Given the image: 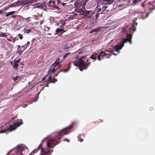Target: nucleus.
Instances as JSON below:
<instances>
[{
	"label": "nucleus",
	"instance_id": "4d7b16f0",
	"mask_svg": "<svg viewBox=\"0 0 155 155\" xmlns=\"http://www.w3.org/2000/svg\"><path fill=\"white\" fill-rule=\"evenodd\" d=\"M71 64V63H70L69 64V66H70V65Z\"/></svg>",
	"mask_w": 155,
	"mask_h": 155
},
{
	"label": "nucleus",
	"instance_id": "2eb2a0df",
	"mask_svg": "<svg viewBox=\"0 0 155 155\" xmlns=\"http://www.w3.org/2000/svg\"><path fill=\"white\" fill-rule=\"evenodd\" d=\"M65 31H64L62 29H59L58 28H57L55 31L56 33H59V32H61L62 33L64 32Z\"/></svg>",
	"mask_w": 155,
	"mask_h": 155
},
{
	"label": "nucleus",
	"instance_id": "a18cd8bd",
	"mask_svg": "<svg viewBox=\"0 0 155 155\" xmlns=\"http://www.w3.org/2000/svg\"><path fill=\"white\" fill-rule=\"evenodd\" d=\"M47 34L48 35H51V33H48Z\"/></svg>",
	"mask_w": 155,
	"mask_h": 155
},
{
	"label": "nucleus",
	"instance_id": "f3484780",
	"mask_svg": "<svg viewBox=\"0 0 155 155\" xmlns=\"http://www.w3.org/2000/svg\"><path fill=\"white\" fill-rule=\"evenodd\" d=\"M15 11H12L10 12H8L6 15V17H8L10 15H12L15 13Z\"/></svg>",
	"mask_w": 155,
	"mask_h": 155
},
{
	"label": "nucleus",
	"instance_id": "3c124183",
	"mask_svg": "<svg viewBox=\"0 0 155 155\" xmlns=\"http://www.w3.org/2000/svg\"><path fill=\"white\" fill-rule=\"evenodd\" d=\"M11 65H12L13 64V62L12 61L11 62Z\"/></svg>",
	"mask_w": 155,
	"mask_h": 155
},
{
	"label": "nucleus",
	"instance_id": "13d9d810",
	"mask_svg": "<svg viewBox=\"0 0 155 155\" xmlns=\"http://www.w3.org/2000/svg\"><path fill=\"white\" fill-rule=\"evenodd\" d=\"M152 109H153V108H150V110H152Z\"/></svg>",
	"mask_w": 155,
	"mask_h": 155
},
{
	"label": "nucleus",
	"instance_id": "f257e3e1",
	"mask_svg": "<svg viewBox=\"0 0 155 155\" xmlns=\"http://www.w3.org/2000/svg\"><path fill=\"white\" fill-rule=\"evenodd\" d=\"M72 125H69L68 127L60 131L58 137H56L55 139L53 138L49 139L47 141V146L49 148H50L56 145L58 142L57 139H58L59 140L61 139L62 138L63 135L68 134L69 133L68 132V130L71 129L72 128Z\"/></svg>",
	"mask_w": 155,
	"mask_h": 155
},
{
	"label": "nucleus",
	"instance_id": "bf43d9fd",
	"mask_svg": "<svg viewBox=\"0 0 155 155\" xmlns=\"http://www.w3.org/2000/svg\"><path fill=\"white\" fill-rule=\"evenodd\" d=\"M114 54V55H116V54H114H114Z\"/></svg>",
	"mask_w": 155,
	"mask_h": 155
},
{
	"label": "nucleus",
	"instance_id": "a19ab883",
	"mask_svg": "<svg viewBox=\"0 0 155 155\" xmlns=\"http://www.w3.org/2000/svg\"><path fill=\"white\" fill-rule=\"evenodd\" d=\"M123 5H122V4H120V5H119V6L120 7L122 6Z\"/></svg>",
	"mask_w": 155,
	"mask_h": 155
},
{
	"label": "nucleus",
	"instance_id": "b1692460",
	"mask_svg": "<svg viewBox=\"0 0 155 155\" xmlns=\"http://www.w3.org/2000/svg\"><path fill=\"white\" fill-rule=\"evenodd\" d=\"M111 54H106L105 56V58H109L110 56H111Z\"/></svg>",
	"mask_w": 155,
	"mask_h": 155
},
{
	"label": "nucleus",
	"instance_id": "8fccbe9b",
	"mask_svg": "<svg viewBox=\"0 0 155 155\" xmlns=\"http://www.w3.org/2000/svg\"><path fill=\"white\" fill-rule=\"evenodd\" d=\"M72 17H71L70 18H69V20H72Z\"/></svg>",
	"mask_w": 155,
	"mask_h": 155
},
{
	"label": "nucleus",
	"instance_id": "37998d69",
	"mask_svg": "<svg viewBox=\"0 0 155 155\" xmlns=\"http://www.w3.org/2000/svg\"><path fill=\"white\" fill-rule=\"evenodd\" d=\"M46 28H47L48 29V30H49V29H50V28H49L48 27H46Z\"/></svg>",
	"mask_w": 155,
	"mask_h": 155
},
{
	"label": "nucleus",
	"instance_id": "4be33fe9",
	"mask_svg": "<svg viewBox=\"0 0 155 155\" xmlns=\"http://www.w3.org/2000/svg\"><path fill=\"white\" fill-rule=\"evenodd\" d=\"M35 6L36 8H40L42 7V6L41 5H38L37 4L35 5Z\"/></svg>",
	"mask_w": 155,
	"mask_h": 155
},
{
	"label": "nucleus",
	"instance_id": "c9c22d12",
	"mask_svg": "<svg viewBox=\"0 0 155 155\" xmlns=\"http://www.w3.org/2000/svg\"><path fill=\"white\" fill-rule=\"evenodd\" d=\"M106 1H107V2H110L112 0H105Z\"/></svg>",
	"mask_w": 155,
	"mask_h": 155
},
{
	"label": "nucleus",
	"instance_id": "79ce46f5",
	"mask_svg": "<svg viewBox=\"0 0 155 155\" xmlns=\"http://www.w3.org/2000/svg\"><path fill=\"white\" fill-rule=\"evenodd\" d=\"M7 40L8 41H11V40L9 39H7Z\"/></svg>",
	"mask_w": 155,
	"mask_h": 155
},
{
	"label": "nucleus",
	"instance_id": "0e129e2a",
	"mask_svg": "<svg viewBox=\"0 0 155 155\" xmlns=\"http://www.w3.org/2000/svg\"><path fill=\"white\" fill-rule=\"evenodd\" d=\"M14 119V118H12V119H13H13Z\"/></svg>",
	"mask_w": 155,
	"mask_h": 155
},
{
	"label": "nucleus",
	"instance_id": "f03ea898",
	"mask_svg": "<svg viewBox=\"0 0 155 155\" xmlns=\"http://www.w3.org/2000/svg\"><path fill=\"white\" fill-rule=\"evenodd\" d=\"M86 56H84L80 58L78 61H74L72 63L76 66H79L80 70L82 71L83 69H86L89 66L91 62H89Z\"/></svg>",
	"mask_w": 155,
	"mask_h": 155
},
{
	"label": "nucleus",
	"instance_id": "cd10ccee",
	"mask_svg": "<svg viewBox=\"0 0 155 155\" xmlns=\"http://www.w3.org/2000/svg\"><path fill=\"white\" fill-rule=\"evenodd\" d=\"M18 36H19V38L20 39H22L23 37L21 35V34H18Z\"/></svg>",
	"mask_w": 155,
	"mask_h": 155
},
{
	"label": "nucleus",
	"instance_id": "a211bd4d",
	"mask_svg": "<svg viewBox=\"0 0 155 155\" xmlns=\"http://www.w3.org/2000/svg\"><path fill=\"white\" fill-rule=\"evenodd\" d=\"M96 53H94L92 55H91V57H90V58H91V59H94V60H96Z\"/></svg>",
	"mask_w": 155,
	"mask_h": 155
},
{
	"label": "nucleus",
	"instance_id": "de8ad7c7",
	"mask_svg": "<svg viewBox=\"0 0 155 155\" xmlns=\"http://www.w3.org/2000/svg\"><path fill=\"white\" fill-rule=\"evenodd\" d=\"M69 68H68V70H66V71H65V72H67V71H68L69 70Z\"/></svg>",
	"mask_w": 155,
	"mask_h": 155
},
{
	"label": "nucleus",
	"instance_id": "f8f14e48",
	"mask_svg": "<svg viewBox=\"0 0 155 155\" xmlns=\"http://www.w3.org/2000/svg\"><path fill=\"white\" fill-rule=\"evenodd\" d=\"M21 5L20 1H18L11 5L9 6L10 7L20 6Z\"/></svg>",
	"mask_w": 155,
	"mask_h": 155
},
{
	"label": "nucleus",
	"instance_id": "1a4fd4ad",
	"mask_svg": "<svg viewBox=\"0 0 155 155\" xmlns=\"http://www.w3.org/2000/svg\"><path fill=\"white\" fill-rule=\"evenodd\" d=\"M90 12L88 11L85 10L83 11H82V14L84 15V16H87L89 18H92L94 17V16L92 17V15H88Z\"/></svg>",
	"mask_w": 155,
	"mask_h": 155
},
{
	"label": "nucleus",
	"instance_id": "423d86ee",
	"mask_svg": "<svg viewBox=\"0 0 155 155\" xmlns=\"http://www.w3.org/2000/svg\"><path fill=\"white\" fill-rule=\"evenodd\" d=\"M87 2L86 0H82L78 5V1H76L75 2V7L79 10H81L83 8H84V5Z\"/></svg>",
	"mask_w": 155,
	"mask_h": 155
},
{
	"label": "nucleus",
	"instance_id": "ddd939ff",
	"mask_svg": "<svg viewBox=\"0 0 155 155\" xmlns=\"http://www.w3.org/2000/svg\"><path fill=\"white\" fill-rule=\"evenodd\" d=\"M20 61V60H17L15 62V64L13 65V68H14L16 69L18 67V63Z\"/></svg>",
	"mask_w": 155,
	"mask_h": 155
},
{
	"label": "nucleus",
	"instance_id": "c03bdc74",
	"mask_svg": "<svg viewBox=\"0 0 155 155\" xmlns=\"http://www.w3.org/2000/svg\"><path fill=\"white\" fill-rule=\"evenodd\" d=\"M62 5L63 6H64L65 5V4L64 3H63L62 4Z\"/></svg>",
	"mask_w": 155,
	"mask_h": 155
},
{
	"label": "nucleus",
	"instance_id": "864d4df0",
	"mask_svg": "<svg viewBox=\"0 0 155 155\" xmlns=\"http://www.w3.org/2000/svg\"><path fill=\"white\" fill-rule=\"evenodd\" d=\"M66 140L68 142H69V140L67 139H66Z\"/></svg>",
	"mask_w": 155,
	"mask_h": 155
},
{
	"label": "nucleus",
	"instance_id": "6e6d98bb",
	"mask_svg": "<svg viewBox=\"0 0 155 155\" xmlns=\"http://www.w3.org/2000/svg\"><path fill=\"white\" fill-rule=\"evenodd\" d=\"M35 152V151H33L32 152V154H33V153H34Z\"/></svg>",
	"mask_w": 155,
	"mask_h": 155
},
{
	"label": "nucleus",
	"instance_id": "6e6552de",
	"mask_svg": "<svg viewBox=\"0 0 155 155\" xmlns=\"http://www.w3.org/2000/svg\"><path fill=\"white\" fill-rule=\"evenodd\" d=\"M49 152V149H48L46 150L42 148L41 149V155H48Z\"/></svg>",
	"mask_w": 155,
	"mask_h": 155
},
{
	"label": "nucleus",
	"instance_id": "f704fd0d",
	"mask_svg": "<svg viewBox=\"0 0 155 155\" xmlns=\"http://www.w3.org/2000/svg\"><path fill=\"white\" fill-rule=\"evenodd\" d=\"M39 98V96H38V94H37L36 97V98L37 99H38V98Z\"/></svg>",
	"mask_w": 155,
	"mask_h": 155
},
{
	"label": "nucleus",
	"instance_id": "5701e85b",
	"mask_svg": "<svg viewBox=\"0 0 155 155\" xmlns=\"http://www.w3.org/2000/svg\"><path fill=\"white\" fill-rule=\"evenodd\" d=\"M70 54V53H68L67 54H66L64 55V56L63 57V58L64 59L67 58L68 55H69Z\"/></svg>",
	"mask_w": 155,
	"mask_h": 155
},
{
	"label": "nucleus",
	"instance_id": "473e14b6",
	"mask_svg": "<svg viewBox=\"0 0 155 155\" xmlns=\"http://www.w3.org/2000/svg\"><path fill=\"white\" fill-rule=\"evenodd\" d=\"M19 78H18V79L17 80H18L19 81H21V79L22 78L21 77H19Z\"/></svg>",
	"mask_w": 155,
	"mask_h": 155
},
{
	"label": "nucleus",
	"instance_id": "a878e982",
	"mask_svg": "<svg viewBox=\"0 0 155 155\" xmlns=\"http://www.w3.org/2000/svg\"><path fill=\"white\" fill-rule=\"evenodd\" d=\"M141 0H134V3H136L140 1Z\"/></svg>",
	"mask_w": 155,
	"mask_h": 155
},
{
	"label": "nucleus",
	"instance_id": "e2e57ef3",
	"mask_svg": "<svg viewBox=\"0 0 155 155\" xmlns=\"http://www.w3.org/2000/svg\"><path fill=\"white\" fill-rule=\"evenodd\" d=\"M45 31H47V30H46V29H45Z\"/></svg>",
	"mask_w": 155,
	"mask_h": 155
},
{
	"label": "nucleus",
	"instance_id": "c756f323",
	"mask_svg": "<svg viewBox=\"0 0 155 155\" xmlns=\"http://www.w3.org/2000/svg\"><path fill=\"white\" fill-rule=\"evenodd\" d=\"M54 7L56 9H59V10L60 9V8H59L58 6H57L56 5H54Z\"/></svg>",
	"mask_w": 155,
	"mask_h": 155
},
{
	"label": "nucleus",
	"instance_id": "052dcab7",
	"mask_svg": "<svg viewBox=\"0 0 155 155\" xmlns=\"http://www.w3.org/2000/svg\"><path fill=\"white\" fill-rule=\"evenodd\" d=\"M22 150L23 151V149L22 147Z\"/></svg>",
	"mask_w": 155,
	"mask_h": 155
},
{
	"label": "nucleus",
	"instance_id": "bb28decb",
	"mask_svg": "<svg viewBox=\"0 0 155 155\" xmlns=\"http://www.w3.org/2000/svg\"><path fill=\"white\" fill-rule=\"evenodd\" d=\"M26 31L27 33H29V32H31V29H28L26 30Z\"/></svg>",
	"mask_w": 155,
	"mask_h": 155
},
{
	"label": "nucleus",
	"instance_id": "20e7f679",
	"mask_svg": "<svg viewBox=\"0 0 155 155\" xmlns=\"http://www.w3.org/2000/svg\"><path fill=\"white\" fill-rule=\"evenodd\" d=\"M23 123V122L22 120H21L19 122H17V123H13L12 124H11L10 125L9 128L1 131L0 132V133H5L7 131H9L10 132L11 131L13 130H15L17 127L22 124Z\"/></svg>",
	"mask_w": 155,
	"mask_h": 155
},
{
	"label": "nucleus",
	"instance_id": "aec40b11",
	"mask_svg": "<svg viewBox=\"0 0 155 155\" xmlns=\"http://www.w3.org/2000/svg\"><path fill=\"white\" fill-rule=\"evenodd\" d=\"M107 7L106 6H103L101 8V9L102 11H103L104 12L106 10V8Z\"/></svg>",
	"mask_w": 155,
	"mask_h": 155
},
{
	"label": "nucleus",
	"instance_id": "7ed1b4c3",
	"mask_svg": "<svg viewBox=\"0 0 155 155\" xmlns=\"http://www.w3.org/2000/svg\"><path fill=\"white\" fill-rule=\"evenodd\" d=\"M127 39H124L121 43L119 45H117L114 46L115 51H118L121 49L124 46V43L127 42L128 41H129L130 44H132V36L129 34L127 35Z\"/></svg>",
	"mask_w": 155,
	"mask_h": 155
},
{
	"label": "nucleus",
	"instance_id": "4468645a",
	"mask_svg": "<svg viewBox=\"0 0 155 155\" xmlns=\"http://www.w3.org/2000/svg\"><path fill=\"white\" fill-rule=\"evenodd\" d=\"M65 24V21L64 20L60 21L58 24V25L61 27Z\"/></svg>",
	"mask_w": 155,
	"mask_h": 155
},
{
	"label": "nucleus",
	"instance_id": "58836bf2",
	"mask_svg": "<svg viewBox=\"0 0 155 155\" xmlns=\"http://www.w3.org/2000/svg\"><path fill=\"white\" fill-rule=\"evenodd\" d=\"M20 148H21L20 149V150H21V155H23L22 153L21 152L22 151V150H21V147H20Z\"/></svg>",
	"mask_w": 155,
	"mask_h": 155
},
{
	"label": "nucleus",
	"instance_id": "72a5a7b5",
	"mask_svg": "<svg viewBox=\"0 0 155 155\" xmlns=\"http://www.w3.org/2000/svg\"><path fill=\"white\" fill-rule=\"evenodd\" d=\"M57 81V80L56 79H54V80L53 81H50L51 82H54L55 81Z\"/></svg>",
	"mask_w": 155,
	"mask_h": 155
},
{
	"label": "nucleus",
	"instance_id": "dca6fc26",
	"mask_svg": "<svg viewBox=\"0 0 155 155\" xmlns=\"http://www.w3.org/2000/svg\"><path fill=\"white\" fill-rule=\"evenodd\" d=\"M71 47V45L69 43L67 44L64 48V49H68Z\"/></svg>",
	"mask_w": 155,
	"mask_h": 155
},
{
	"label": "nucleus",
	"instance_id": "9b49d317",
	"mask_svg": "<svg viewBox=\"0 0 155 155\" xmlns=\"http://www.w3.org/2000/svg\"><path fill=\"white\" fill-rule=\"evenodd\" d=\"M96 10H95V12H94V13H92V14H93V15L96 14L95 15V19H97L99 15L100 14L99 13V12H101V8H100L98 9V11H96Z\"/></svg>",
	"mask_w": 155,
	"mask_h": 155
},
{
	"label": "nucleus",
	"instance_id": "7c9ffc66",
	"mask_svg": "<svg viewBox=\"0 0 155 155\" xmlns=\"http://www.w3.org/2000/svg\"><path fill=\"white\" fill-rule=\"evenodd\" d=\"M99 13L101 14H105V13L103 11H102V10H101V12H99Z\"/></svg>",
	"mask_w": 155,
	"mask_h": 155
},
{
	"label": "nucleus",
	"instance_id": "393cba45",
	"mask_svg": "<svg viewBox=\"0 0 155 155\" xmlns=\"http://www.w3.org/2000/svg\"><path fill=\"white\" fill-rule=\"evenodd\" d=\"M1 37L2 36L3 37H6L7 36V35H6L5 33H2L1 34Z\"/></svg>",
	"mask_w": 155,
	"mask_h": 155
},
{
	"label": "nucleus",
	"instance_id": "c85d7f7f",
	"mask_svg": "<svg viewBox=\"0 0 155 155\" xmlns=\"http://www.w3.org/2000/svg\"><path fill=\"white\" fill-rule=\"evenodd\" d=\"M48 3L49 4H51L52 3L53 4V5H54V2L53 1H50L49 2H48Z\"/></svg>",
	"mask_w": 155,
	"mask_h": 155
},
{
	"label": "nucleus",
	"instance_id": "603ef678",
	"mask_svg": "<svg viewBox=\"0 0 155 155\" xmlns=\"http://www.w3.org/2000/svg\"><path fill=\"white\" fill-rule=\"evenodd\" d=\"M10 152H11V151H9L8 152V153L7 154H9V153H10Z\"/></svg>",
	"mask_w": 155,
	"mask_h": 155
},
{
	"label": "nucleus",
	"instance_id": "5fc2aeb1",
	"mask_svg": "<svg viewBox=\"0 0 155 155\" xmlns=\"http://www.w3.org/2000/svg\"><path fill=\"white\" fill-rule=\"evenodd\" d=\"M29 44V42H27V45H28Z\"/></svg>",
	"mask_w": 155,
	"mask_h": 155
},
{
	"label": "nucleus",
	"instance_id": "0eeeda50",
	"mask_svg": "<svg viewBox=\"0 0 155 155\" xmlns=\"http://www.w3.org/2000/svg\"><path fill=\"white\" fill-rule=\"evenodd\" d=\"M34 2L33 0H23L22 1H20L21 5H25L28 4H31Z\"/></svg>",
	"mask_w": 155,
	"mask_h": 155
},
{
	"label": "nucleus",
	"instance_id": "9d476101",
	"mask_svg": "<svg viewBox=\"0 0 155 155\" xmlns=\"http://www.w3.org/2000/svg\"><path fill=\"white\" fill-rule=\"evenodd\" d=\"M106 55V54L103 51H101L100 54L97 56V59L99 61H100L103 59Z\"/></svg>",
	"mask_w": 155,
	"mask_h": 155
},
{
	"label": "nucleus",
	"instance_id": "39448f33",
	"mask_svg": "<svg viewBox=\"0 0 155 155\" xmlns=\"http://www.w3.org/2000/svg\"><path fill=\"white\" fill-rule=\"evenodd\" d=\"M59 58L57 59L55 62L51 65L49 70L50 73H52L54 72L60 67V66L58 64L59 63H61V62L59 61Z\"/></svg>",
	"mask_w": 155,
	"mask_h": 155
},
{
	"label": "nucleus",
	"instance_id": "49530a36",
	"mask_svg": "<svg viewBox=\"0 0 155 155\" xmlns=\"http://www.w3.org/2000/svg\"><path fill=\"white\" fill-rule=\"evenodd\" d=\"M149 13L148 14H147V16H146V17H148V16H149Z\"/></svg>",
	"mask_w": 155,
	"mask_h": 155
},
{
	"label": "nucleus",
	"instance_id": "ea45409f",
	"mask_svg": "<svg viewBox=\"0 0 155 155\" xmlns=\"http://www.w3.org/2000/svg\"><path fill=\"white\" fill-rule=\"evenodd\" d=\"M12 18H15V17H16V15H14L12 16Z\"/></svg>",
	"mask_w": 155,
	"mask_h": 155
},
{
	"label": "nucleus",
	"instance_id": "2f4dec72",
	"mask_svg": "<svg viewBox=\"0 0 155 155\" xmlns=\"http://www.w3.org/2000/svg\"><path fill=\"white\" fill-rule=\"evenodd\" d=\"M78 140L80 142H81L83 141V139L82 138H79L78 139Z\"/></svg>",
	"mask_w": 155,
	"mask_h": 155
},
{
	"label": "nucleus",
	"instance_id": "4c0bfd02",
	"mask_svg": "<svg viewBox=\"0 0 155 155\" xmlns=\"http://www.w3.org/2000/svg\"><path fill=\"white\" fill-rule=\"evenodd\" d=\"M3 13V11L2 10H0V15Z\"/></svg>",
	"mask_w": 155,
	"mask_h": 155
},
{
	"label": "nucleus",
	"instance_id": "e433bc0d",
	"mask_svg": "<svg viewBox=\"0 0 155 155\" xmlns=\"http://www.w3.org/2000/svg\"><path fill=\"white\" fill-rule=\"evenodd\" d=\"M142 6L143 7H145V5L144 3L142 4Z\"/></svg>",
	"mask_w": 155,
	"mask_h": 155
},
{
	"label": "nucleus",
	"instance_id": "6ab92c4d",
	"mask_svg": "<svg viewBox=\"0 0 155 155\" xmlns=\"http://www.w3.org/2000/svg\"><path fill=\"white\" fill-rule=\"evenodd\" d=\"M99 30V29L98 28H96L92 30L90 32V33H92L93 32H96L97 31Z\"/></svg>",
	"mask_w": 155,
	"mask_h": 155
},
{
	"label": "nucleus",
	"instance_id": "412c9836",
	"mask_svg": "<svg viewBox=\"0 0 155 155\" xmlns=\"http://www.w3.org/2000/svg\"><path fill=\"white\" fill-rule=\"evenodd\" d=\"M19 78V76H16V77H13L12 78V79L14 81H15L16 80H17Z\"/></svg>",
	"mask_w": 155,
	"mask_h": 155
},
{
	"label": "nucleus",
	"instance_id": "09e8293b",
	"mask_svg": "<svg viewBox=\"0 0 155 155\" xmlns=\"http://www.w3.org/2000/svg\"><path fill=\"white\" fill-rule=\"evenodd\" d=\"M57 1L58 2V3H59L60 2L59 0H57Z\"/></svg>",
	"mask_w": 155,
	"mask_h": 155
},
{
	"label": "nucleus",
	"instance_id": "680f3d73",
	"mask_svg": "<svg viewBox=\"0 0 155 155\" xmlns=\"http://www.w3.org/2000/svg\"><path fill=\"white\" fill-rule=\"evenodd\" d=\"M0 36L1 37V34H0Z\"/></svg>",
	"mask_w": 155,
	"mask_h": 155
}]
</instances>
